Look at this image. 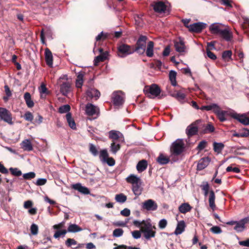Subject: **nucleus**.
<instances>
[{
    "instance_id": "obj_32",
    "label": "nucleus",
    "mask_w": 249,
    "mask_h": 249,
    "mask_svg": "<svg viewBox=\"0 0 249 249\" xmlns=\"http://www.w3.org/2000/svg\"><path fill=\"white\" fill-rule=\"evenodd\" d=\"M82 231V229L75 224L70 223L67 230V232L75 233Z\"/></svg>"
},
{
    "instance_id": "obj_12",
    "label": "nucleus",
    "mask_w": 249,
    "mask_h": 249,
    "mask_svg": "<svg viewBox=\"0 0 249 249\" xmlns=\"http://www.w3.org/2000/svg\"><path fill=\"white\" fill-rule=\"evenodd\" d=\"M0 119L9 124H13L11 113L5 108L0 107Z\"/></svg>"
},
{
    "instance_id": "obj_15",
    "label": "nucleus",
    "mask_w": 249,
    "mask_h": 249,
    "mask_svg": "<svg viewBox=\"0 0 249 249\" xmlns=\"http://www.w3.org/2000/svg\"><path fill=\"white\" fill-rule=\"evenodd\" d=\"M100 96V92L94 88H89L86 91V98L87 100L94 99L97 100Z\"/></svg>"
},
{
    "instance_id": "obj_30",
    "label": "nucleus",
    "mask_w": 249,
    "mask_h": 249,
    "mask_svg": "<svg viewBox=\"0 0 249 249\" xmlns=\"http://www.w3.org/2000/svg\"><path fill=\"white\" fill-rule=\"evenodd\" d=\"M215 194L213 190L210 191L209 197V203L210 208L214 211L216 208L215 205Z\"/></svg>"
},
{
    "instance_id": "obj_41",
    "label": "nucleus",
    "mask_w": 249,
    "mask_h": 249,
    "mask_svg": "<svg viewBox=\"0 0 249 249\" xmlns=\"http://www.w3.org/2000/svg\"><path fill=\"white\" fill-rule=\"evenodd\" d=\"M39 90L41 98H45L46 95L49 92L45 85L43 83L41 84Z\"/></svg>"
},
{
    "instance_id": "obj_13",
    "label": "nucleus",
    "mask_w": 249,
    "mask_h": 249,
    "mask_svg": "<svg viewBox=\"0 0 249 249\" xmlns=\"http://www.w3.org/2000/svg\"><path fill=\"white\" fill-rule=\"evenodd\" d=\"M200 122L201 120H196L187 126L186 129V133L188 137H191L197 133L198 127L197 124Z\"/></svg>"
},
{
    "instance_id": "obj_23",
    "label": "nucleus",
    "mask_w": 249,
    "mask_h": 249,
    "mask_svg": "<svg viewBox=\"0 0 249 249\" xmlns=\"http://www.w3.org/2000/svg\"><path fill=\"white\" fill-rule=\"evenodd\" d=\"M122 141H112L110 146V152L113 154H116L121 149Z\"/></svg>"
},
{
    "instance_id": "obj_20",
    "label": "nucleus",
    "mask_w": 249,
    "mask_h": 249,
    "mask_svg": "<svg viewBox=\"0 0 249 249\" xmlns=\"http://www.w3.org/2000/svg\"><path fill=\"white\" fill-rule=\"evenodd\" d=\"M211 161V159L208 157H204L199 160L197 165V170H202L205 169L209 164Z\"/></svg>"
},
{
    "instance_id": "obj_53",
    "label": "nucleus",
    "mask_w": 249,
    "mask_h": 249,
    "mask_svg": "<svg viewBox=\"0 0 249 249\" xmlns=\"http://www.w3.org/2000/svg\"><path fill=\"white\" fill-rule=\"evenodd\" d=\"M35 177L36 174L34 172H30L23 175V178L25 179H31L35 178Z\"/></svg>"
},
{
    "instance_id": "obj_25",
    "label": "nucleus",
    "mask_w": 249,
    "mask_h": 249,
    "mask_svg": "<svg viewBox=\"0 0 249 249\" xmlns=\"http://www.w3.org/2000/svg\"><path fill=\"white\" fill-rule=\"evenodd\" d=\"M154 43L152 41H149L145 48L146 55L148 57H152L154 55Z\"/></svg>"
},
{
    "instance_id": "obj_36",
    "label": "nucleus",
    "mask_w": 249,
    "mask_h": 249,
    "mask_svg": "<svg viewBox=\"0 0 249 249\" xmlns=\"http://www.w3.org/2000/svg\"><path fill=\"white\" fill-rule=\"evenodd\" d=\"M141 182H138L135 184H132V191L136 196H139L141 194L142 189L141 187Z\"/></svg>"
},
{
    "instance_id": "obj_43",
    "label": "nucleus",
    "mask_w": 249,
    "mask_h": 249,
    "mask_svg": "<svg viewBox=\"0 0 249 249\" xmlns=\"http://www.w3.org/2000/svg\"><path fill=\"white\" fill-rule=\"evenodd\" d=\"M100 160L104 162L108 158V154L107 149L101 150L99 154Z\"/></svg>"
},
{
    "instance_id": "obj_29",
    "label": "nucleus",
    "mask_w": 249,
    "mask_h": 249,
    "mask_svg": "<svg viewBox=\"0 0 249 249\" xmlns=\"http://www.w3.org/2000/svg\"><path fill=\"white\" fill-rule=\"evenodd\" d=\"M147 161L145 160H140L137 164L136 168L139 173L144 171L147 167Z\"/></svg>"
},
{
    "instance_id": "obj_62",
    "label": "nucleus",
    "mask_w": 249,
    "mask_h": 249,
    "mask_svg": "<svg viewBox=\"0 0 249 249\" xmlns=\"http://www.w3.org/2000/svg\"><path fill=\"white\" fill-rule=\"evenodd\" d=\"M47 179L45 178H39L36 182L35 184L37 186H42L47 183Z\"/></svg>"
},
{
    "instance_id": "obj_9",
    "label": "nucleus",
    "mask_w": 249,
    "mask_h": 249,
    "mask_svg": "<svg viewBox=\"0 0 249 249\" xmlns=\"http://www.w3.org/2000/svg\"><path fill=\"white\" fill-rule=\"evenodd\" d=\"M124 95L121 91H115L113 93L112 102L115 106H122L124 103Z\"/></svg>"
},
{
    "instance_id": "obj_45",
    "label": "nucleus",
    "mask_w": 249,
    "mask_h": 249,
    "mask_svg": "<svg viewBox=\"0 0 249 249\" xmlns=\"http://www.w3.org/2000/svg\"><path fill=\"white\" fill-rule=\"evenodd\" d=\"M71 107L69 105H64L60 106L58 108V112L60 113H69Z\"/></svg>"
},
{
    "instance_id": "obj_44",
    "label": "nucleus",
    "mask_w": 249,
    "mask_h": 249,
    "mask_svg": "<svg viewBox=\"0 0 249 249\" xmlns=\"http://www.w3.org/2000/svg\"><path fill=\"white\" fill-rule=\"evenodd\" d=\"M215 130L214 127L213 125L209 123L205 126V128L203 130L204 133H209L213 132Z\"/></svg>"
},
{
    "instance_id": "obj_48",
    "label": "nucleus",
    "mask_w": 249,
    "mask_h": 249,
    "mask_svg": "<svg viewBox=\"0 0 249 249\" xmlns=\"http://www.w3.org/2000/svg\"><path fill=\"white\" fill-rule=\"evenodd\" d=\"M219 106L216 104H211L209 105L206 106V110L207 111H210V110H213V112L215 113V110H217L218 109V107Z\"/></svg>"
},
{
    "instance_id": "obj_1",
    "label": "nucleus",
    "mask_w": 249,
    "mask_h": 249,
    "mask_svg": "<svg viewBox=\"0 0 249 249\" xmlns=\"http://www.w3.org/2000/svg\"><path fill=\"white\" fill-rule=\"evenodd\" d=\"M209 30L213 35L219 36L226 41H230L233 38L232 33L229 28L220 23L211 24Z\"/></svg>"
},
{
    "instance_id": "obj_31",
    "label": "nucleus",
    "mask_w": 249,
    "mask_h": 249,
    "mask_svg": "<svg viewBox=\"0 0 249 249\" xmlns=\"http://www.w3.org/2000/svg\"><path fill=\"white\" fill-rule=\"evenodd\" d=\"M66 118L69 126L73 130L76 129V124L74 119L71 117V114L70 112L67 113L66 115Z\"/></svg>"
},
{
    "instance_id": "obj_6",
    "label": "nucleus",
    "mask_w": 249,
    "mask_h": 249,
    "mask_svg": "<svg viewBox=\"0 0 249 249\" xmlns=\"http://www.w3.org/2000/svg\"><path fill=\"white\" fill-rule=\"evenodd\" d=\"M147 37L145 36L140 35L136 43V47L133 50L134 53L136 52L142 55L144 54L146 47Z\"/></svg>"
},
{
    "instance_id": "obj_58",
    "label": "nucleus",
    "mask_w": 249,
    "mask_h": 249,
    "mask_svg": "<svg viewBox=\"0 0 249 249\" xmlns=\"http://www.w3.org/2000/svg\"><path fill=\"white\" fill-rule=\"evenodd\" d=\"M24 118L27 121L32 122L33 120L34 117L32 113L28 111L24 114Z\"/></svg>"
},
{
    "instance_id": "obj_50",
    "label": "nucleus",
    "mask_w": 249,
    "mask_h": 249,
    "mask_svg": "<svg viewBox=\"0 0 249 249\" xmlns=\"http://www.w3.org/2000/svg\"><path fill=\"white\" fill-rule=\"evenodd\" d=\"M9 170L11 174L15 176L19 177L22 175L21 171L17 168L11 167Z\"/></svg>"
},
{
    "instance_id": "obj_17",
    "label": "nucleus",
    "mask_w": 249,
    "mask_h": 249,
    "mask_svg": "<svg viewBox=\"0 0 249 249\" xmlns=\"http://www.w3.org/2000/svg\"><path fill=\"white\" fill-rule=\"evenodd\" d=\"M249 223V216L242 218L239 221H236L234 229L237 232L243 231L245 229V224Z\"/></svg>"
},
{
    "instance_id": "obj_27",
    "label": "nucleus",
    "mask_w": 249,
    "mask_h": 249,
    "mask_svg": "<svg viewBox=\"0 0 249 249\" xmlns=\"http://www.w3.org/2000/svg\"><path fill=\"white\" fill-rule=\"evenodd\" d=\"M45 60L46 64L50 67L53 66V55L51 51L48 49L46 48L45 50Z\"/></svg>"
},
{
    "instance_id": "obj_54",
    "label": "nucleus",
    "mask_w": 249,
    "mask_h": 249,
    "mask_svg": "<svg viewBox=\"0 0 249 249\" xmlns=\"http://www.w3.org/2000/svg\"><path fill=\"white\" fill-rule=\"evenodd\" d=\"M65 244L68 247H71L72 246L76 245L77 243L74 239L68 238L65 241Z\"/></svg>"
},
{
    "instance_id": "obj_60",
    "label": "nucleus",
    "mask_w": 249,
    "mask_h": 249,
    "mask_svg": "<svg viewBox=\"0 0 249 249\" xmlns=\"http://www.w3.org/2000/svg\"><path fill=\"white\" fill-rule=\"evenodd\" d=\"M66 233H67V231L65 230H61V231H57L55 232V233L53 235V237L55 238H57L59 237L61 235H62L63 237H64Z\"/></svg>"
},
{
    "instance_id": "obj_33",
    "label": "nucleus",
    "mask_w": 249,
    "mask_h": 249,
    "mask_svg": "<svg viewBox=\"0 0 249 249\" xmlns=\"http://www.w3.org/2000/svg\"><path fill=\"white\" fill-rule=\"evenodd\" d=\"M157 161L160 165H165L169 162L170 159L169 158L164 156L163 154H160L158 157L157 158Z\"/></svg>"
},
{
    "instance_id": "obj_38",
    "label": "nucleus",
    "mask_w": 249,
    "mask_h": 249,
    "mask_svg": "<svg viewBox=\"0 0 249 249\" xmlns=\"http://www.w3.org/2000/svg\"><path fill=\"white\" fill-rule=\"evenodd\" d=\"M126 181L128 183H131L132 185L138 182H140L141 181V179L137 176L131 174L126 178Z\"/></svg>"
},
{
    "instance_id": "obj_64",
    "label": "nucleus",
    "mask_w": 249,
    "mask_h": 249,
    "mask_svg": "<svg viewBox=\"0 0 249 249\" xmlns=\"http://www.w3.org/2000/svg\"><path fill=\"white\" fill-rule=\"evenodd\" d=\"M226 171L228 172H233L234 173H239L240 172V170L239 168L236 167H232L231 166H229L227 167L226 168Z\"/></svg>"
},
{
    "instance_id": "obj_19",
    "label": "nucleus",
    "mask_w": 249,
    "mask_h": 249,
    "mask_svg": "<svg viewBox=\"0 0 249 249\" xmlns=\"http://www.w3.org/2000/svg\"><path fill=\"white\" fill-rule=\"evenodd\" d=\"M175 50L177 52L182 53L185 52V45L182 38L179 37L178 41L174 42Z\"/></svg>"
},
{
    "instance_id": "obj_10",
    "label": "nucleus",
    "mask_w": 249,
    "mask_h": 249,
    "mask_svg": "<svg viewBox=\"0 0 249 249\" xmlns=\"http://www.w3.org/2000/svg\"><path fill=\"white\" fill-rule=\"evenodd\" d=\"M142 208L147 211H154L158 209V205L154 200L149 199L142 203Z\"/></svg>"
},
{
    "instance_id": "obj_42",
    "label": "nucleus",
    "mask_w": 249,
    "mask_h": 249,
    "mask_svg": "<svg viewBox=\"0 0 249 249\" xmlns=\"http://www.w3.org/2000/svg\"><path fill=\"white\" fill-rule=\"evenodd\" d=\"M115 199L117 202L124 203L127 200V196L123 193L117 194L115 196Z\"/></svg>"
},
{
    "instance_id": "obj_11",
    "label": "nucleus",
    "mask_w": 249,
    "mask_h": 249,
    "mask_svg": "<svg viewBox=\"0 0 249 249\" xmlns=\"http://www.w3.org/2000/svg\"><path fill=\"white\" fill-rule=\"evenodd\" d=\"M233 111L231 110H222L220 109V107H218V109L215 110V114L217 115L218 119L220 122H223L227 120V117L228 116H231Z\"/></svg>"
},
{
    "instance_id": "obj_2",
    "label": "nucleus",
    "mask_w": 249,
    "mask_h": 249,
    "mask_svg": "<svg viewBox=\"0 0 249 249\" xmlns=\"http://www.w3.org/2000/svg\"><path fill=\"white\" fill-rule=\"evenodd\" d=\"M185 148L183 139H178L170 146V157L178 156L182 154Z\"/></svg>"
},
{
    "instance_id": "obj_61",
    "label": "nucleus",
    "mask_w": 249,
    "mask_h": 249,
    "mask_svg": "<svg viewBox=\"0 0 249 249\" xmlns=\"http://www.w3.org/2000/svg\"><path fill=\"white\" fill-rule=\"evenodd\" d=\"M210 231L214 234H219L221 233L222 231L221 229L217 226H213L210 229Z\"/></svg>"
},
{
    "instance_id": "obj_21",
    "label": "nucleus",
    "mask_w": 249,
    "mask_h": 249,
    "mask_svg": "<svg viewBox=\"0 0 249 249\" xmlns=\"http://www.w3.org/2000/svg\"><path fill=\"white\" fill-rule=\"evenodd\" d=\"M60 91L62 95L67 96L71 91V84L69 82H63L60 86Z\"/></svg>"
},
{
    "instance_id": "obj_22",
    "label": "nucleus",
    "mask_w": 249,
    "mask_h": 249,
    "mask_svg": "<svg viewBox=\"0 0 249 249\" xmlns=\"http://www.w3.org/2000/svg\"><path fill=\"white\" fill-rule=\"evenodd\" d=\"M72 188L84 195H88L90 193L89 189L87 187L82 186L80 183L73 184Z\"/></svg>"
},
{
    "instance_id": "obj_26",
    "label": "nucleus",
    "mask_w": 249,
    "mask_h": 249,
    "mask_svg": "<svg viewBox=\"0 0 249 249\" xmlns=\"http://www.w3.org/2000/svg\"><path fill=\"white\" fill-rule=\"evenodd\" d=\"M178 211L183 214L189 212L192 209V207L187 202L182 203L178 207Z\"/></svg>"
},
{
    "instance_id": "obj_59",
    "label": "nucleus",
    "mask_w": 249,
    "mask_h": 249,
    "mask_svg": "<svg viewBox=\"0 0 249 249\" xmlns=\"http://www.w3.org/2000/svg\"><path fill=\"white\" fill-rule=\"evenodd\" d=\"M38 228L37 225L32 224L31 226V232L33 235H36L38 233Z\"/></svg>"
},
{
    "instance_id": "obj_35",
    "label": "nucleus",
    "mask_w": 249,
    "mask_h": 249,
    "mask_svg": "<svg viewBox=\"0 0 249 249\" xmlns=\"http://www.w3.org/2000/svg\"><path fill=\"white\" fill-rule=\"evenodd\" d=\"M84 74L82 71L78 72L77 79L75 81V86L77 88H81L83 84Z\"/></svg>"
},
{
    "instance_id": "obj_63",
    "label": "nucleus",
    "mask_w": 249,
    "mask_h": 249,
    "mask_svg": "<svg viewBox=\"0 0 249 249\" xmlns=\"http://www.w3.org/2000/svg\"><path fill=\"white\" fill-rule=\"evenodd\" d=\"M167 225V220L165 219H162L159 221L158 226L160 229H163L166 227Z\"/></svg>"
},
{
    "instance_id": "obj_28",
    "label": "nucleus",
    "mask_w": 249,
    "mask_h": 249,
    "mask_svg": "<svg viewBox=\"0 0 249 249\" xmlns=\"http://www.w3.org/2000/svg\"><path fill=\"white\" fill-rule=\"evenodd\" d=\"M21 146L24 150L31 151L33 149V145L29 139H26L22 141Z\"/></svg>"
},
{
    "instance_id": "obj_39",
    "label": "nucleus",
    "mask_w": 249,
    "mask_h": 249,
    "mask_svg": "<svg viewBox=\"0 0 249 249\" xmlns=\"http://www.w3.org/2000/svg\"><path fill=\"white\" fill-rule=\"evenodd\" d=\"M177 72L174 70H171L169 73V79L172 86H176L177 85L176 81Z\"/></svg>"
},
{
    "instance_id": "obj_37",
    "label": "nucleus",
    "mask_w": 249,
    "mask_h": 249,
    "mask_svg": "<svg viewBox=\"0 0 249 249\" xmlns=\"http://www.w3.org/2000/svg\"><path fill=\"white\" fill-rule=\"evenodd\" d=\"M24 98L28 107L31 108L34 106V103L31 99V96L30 93H25Z\"/></svg>"
},
{
    "instance_id": "obj_3",
    "label": "nucleus",
    "mask_w": 249,
    "mask_h": 249,
    "mask_svg": "<svg viewBox=\"0 0 249 249\" xmlns=\"http://www.w3.org/2000/svg\"><path fill=\"white\" fill-rule=\"evenodd\" d=\"M156 228L152 226L150 222L144 223L143 226L142 227L141 232L143 237L146 240H149L152 238H154L156 233Z\"/></svg>"
},
{
    "instance_id": "obj_47",
    "label": "nucleus",
    "mask_w": 249,
    "mask_h": 249,
    "mask_svg": "<svg viewBox=\"0 0 249 249\" xmlns=\"http://www.w3.org/2000/svg\"><path fill=\"white\" fill-rule=\"evenodd\" d=\"M123 233L124 230L122 229L117 228L113 231L112 235L114 237H120L123 235Z\"/></svg>"
},
{
    "instance_id": "obj_18",
    "label": "nucleus",
    "mask_w": 249,
    "mask_h": 249,
    "mask_svg": "<svg viewBox=\"0 0 249 249\" xmlns=\"http://www.w3.org/2000/svg\"><path fill=\"white\" fill-rule=\"evenodd\" d=\"M232 117L244 125H248L249 124V118L244 114H237L233 111Z\"/></svg>"
},
{
    "instance_id": "obj_14",
    "label": "nucleus",
    "mask_w": 249,
    "mask_h": 249,
    "mask_svg": "<svg viewBox=\"0 0 249 249\" xmlns=\"http://www.w3.org/2000/svg\"><path fill=\"white\" fill-rule=\"evenodd\" d=\"M207 26V24L202 22L194 23L190 25L189 31L192 33H199L205 29Z\"/></svg>"
},
{
    "instance_id": "obj_8",
    "label": "nucleus",
    "mask_w": 249,
    "mask_h": 249,
    "mask_svg": "<svg viewBox=\"0 0 249 249\" xmlns=\"http://www.w3.org/2000/svg\"><path fill=\"white\" fill-rule=\"evenodd\" d=\"M143 91L148 97L152 98V96L154 97L159 96L161 90L157 85L153 84L150 86L145 87Z\"/></svg>"
},
{
    "instance_id": "obj_55",
    "label": "nucleus",
    "mask_w": 249,
    "mask_h": 249,
    "mask_svg": "<svg viewBox=\"0 0 249 249\" xmlns=\"http://www.w3.org/2000/svg\"><path fill=\"white\" fill-rule=\"evenodd\" d=\"M108 36L107 33H104L103 31L101 32L96 37V40L99 41L101 39H106Z\"/></svg>"
},
{
    "instance_id": "obj_24",
    "label": "nucleus",
    "mask_w": 249,
    "mask_h": 249,
    "mask_svg": "<svg viewBox=\"0 0 249 249\" xmlns=\"http://www.w3.org/2000/svg\"><path fill=\"white\" fill-rule=\"evenodd\" d=\"M186 224L183 220L178 221L177 227L174 231L175 235H179L181 234L185 230Z\"/></svg>"
},
{
    "instance_id": "obj_52",
    "label": "nucleus",
    "mask_w": 249,
    "mask_h": 249,
    "mask_svg": "<svg viewBox=\"0 0 249 249\" xmlns=\"http://www.w3.org/2000/svg\"><path fill=\"white\" fill-rule=\"evenodd\" d=\"M116 247H114L113 249H140L137 247H133L131 246H127L124 245H117L116 244H114Z\"/></svg>"
},
{
    "instance_id": "obj_7",
    "label": "nucleus",
    "mask_w": 249,
    "mask_h": 249,
    "mask_svg": "<svg viewBox=\"0 0 249 249\" xmlns=\"http://www.w3.org/2000/svg\"><path fill=\"white\" fill-rule=\"evenodd\" d=\"M85 114L88 116H95L94 119L97 118L100 114L99 107L91 103H88L85 106Z\"/></svg>"
},
{
    "instance_id": "obj_57",
    "label": "nucleus",
    "mask_w": 249,
    "mask_h": 249,
    "mask_svg": "<svg viewBox=\"0 0 249 249\" xmlns=\"http://www.w3.org/2000/svg\"><path fill=\"white\" fill-rule=\"evenodd\" d=\"M207 145V142L205 140L201 141L200 142L197 146L196 149L199 151H200L204 149Z\"/></svg>"
},
{
    "instance_id": "obj_16",
    "label": "nucleus",
    "mask_w": 249,
    "mask_h": 249,
    "mask_svg": "<svg viewBox=\"0 0 249 249\" xmlns=\"http://www.w3.org/2000/svg\"><path fill=\"white\" fill-rule=\"evenodd\" d=\"M108 137L112 141H122L124 142L123 135L119 131L112 130L108 132Z\"/></svg>"
},
{
    "instance_id": "obj_46",
    "label": "nucleus",
    "mask_w": 249,
    "mask_h": 249,
    "mask_svg": "<svg viewBox=\"0 0 249 249\" xmlns=\"http://www.w3.org/2000/svg\"><path fill=\"white\" fill-rule=\"evenodd\" d=\"M232 52L231 50L224 51L222 53V57L225 60L229 61L231 58Z\"/></svg>"
},
{
    "instance_id": "obj_51",
    "label": "nucleus",
    "mask_w": 249,
    "mask_h": 249,
    "mask_svg": "<svg viewBox=\"0 0 249 249\" xmlns=\"http://www.w3.org/2000/svg\"><path fill=\"white\" fill-rule=\"evenodd\" d=\"M173 97H176L179 101L182 102L186 97L185 93L178 91L175 95H173Z\"/></svg>"
},
{
    "instance_id": "obj_4",
    "label": "nucleus",
    "mask_w": 249,
    "mask_h": 249,
    "mask_svg": "<svg viewBox=\"0 0 249 249\" xmlns=\"http://www.w3.org/2000/svg\"><path fill=\"white\" fill-rule=\"evenodd\" d=\"M169 5V3L167 0H157L153 2L151 6L155 12L163 14L168 11Z\"/></svg>"
},
{
    "instance_id": "obj_5",
    "label": "nucleus",
    "mask_w": 249,
    "mask_h": 249,
    "mask_svg": "<svg viewBox=\"0 0 249 249\" xmlns=\"http://www.w3.org/2000/svg\"><path fill=\"white\" fill-rule=\"evenodd\" d=\"M117 55L120 58H124L134 53V51L130 45L121 43L117 46Z\"/></svg>"
},
{
    "instance_id": "obj_56",
    "label": "nucleus",
    "mask_w": 249,
    "mask_h": 249,
    "mask_svg": "<svg viewBox=\"0 0 249 249\" xmlns=\"http://www.w3.org/2000/svg\"><path fill=\"white\" fill-rule=\"evenodd\" d=\"M201 189L203 191L205 196H207L209 193V185L208 182L201 186Z\"/></svg>"
},
{
    "instance_id": "obj_34",
    "label": "nucleus",
    "mask_w": 249,
    "mask_h": 249,
    "mask_svg": "<svg viewBox=\"0 0 249 249\" xmlns=\"http://www.w3.org/2000/svg\"><path fill=\"white\" fill-rule=\"evenodd\" d=\"M107 55L108 53L106 52L96 56L94 60V65H97L100 62H102L105 60L107 58Z\"/></svg>"
},
{
    "instance_id": "obj_49",
    "label": "nucleus",
    "mask_w": 249,
    "mask_h": 249,
    "mask_svg": "<svg viewBox=\"0 0 249 249\" xmlns=\"http://www.w3.org/2000/svg\"><path fill=\"white\" fill-rule=\"evenodd\" d=\"M89 150L92 155L94 157L97 156L99 154L98 149L96 146L92 143L89 144Z\"/></svg>"
},
{
    "instance_id": "obj_40",
    "label": "nucleus",
    "mask_w": 249,
    "mask_h": 249,
    "mask_svg": "<svg viewBox=\"0 0 249 249\" xmlns=\"http://www.w3.org/2000/svg\"><path fill=\"white\" fill-rule=\"evenodd\" d=\"M213 145L214 152L217 154L220 153L224 147V144L222 142H214Z\"/></svg>"
}]
</instances>
